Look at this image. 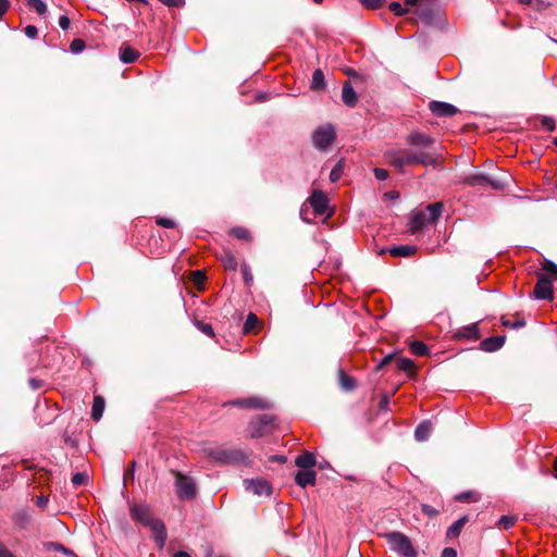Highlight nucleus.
<instances>
[{
	"mask_svg": "<svg viewBox=\"0 0 557 557\" xmlns=\"http://www.w3.org/2000/svg\"><path fill=\"white\" fill-rule=\"evenodd\" d=\"M307 202L313 209L314 216L331 214V212H329V199L323 191L319 189L313 190L311 196L307 199Z\"/></svg>",
	"mask_w": 557,
	"mask_h": 557,
	"instance_id": "8",
	"label": "nucleus"
},
{
	"mask_svg": "<svg viewBox=\"0 0 557 557\" xmlns=\"http://www.w3.org/2000/svg\"><path fill=\"white\" fill-rule=\"evenodd\" d=\"M231 234L238 238V239H244V240H249L250 239V233L247 228L245 227H242V226H236V227H233L231 230Z\"/></svg>",
	"mask_w": 557,
	"mask_h": 557,
	"instance_id": "32",
	"label": "nucleus"
},
{
	"mask_svg": "<svg viewBox=\"0 0 557 557\" xmlns=\"http://www.w3.org/2000/svg\"><path fill=\"white\" fill-rule=\"evenodd\" d=\"M315 149L326 151L332 141H313Z\"/></svg>",
	"mask_w": 557,
	"mask_h": 557,
	"instance_id": "52",
	"label": "nucleus"
},
{
	"mask_svg": "<svg viewBox=\"0 0 557 557\" xmlns=\"http://www.w3.org/2000/svg\"><path fill=\"white\" fill-rule=\"evenodd\" d=\"M24 33L25 35L30 38V39H34L37 37L38 35V29L36 26L34 25H27L25 28H24Z\"/></svg>",
	"mask_w": 557,
	"mask_h": 557,
	"instance_id": "46",
	"label": "nucleus"
},
{
	"mask_svg": "<svg viewBox=\"0 0 557 557\" xmlns=\"http://www.w3.org/2000/svg\"><path fill=\"white\" fill-rule=\"evenodd\" d=\"M502 323L506 327H511L515 330L521 329L525 325V321L523 319H518L516 321H510L508 319L503 318Z\"/></svg>",
	"mask_w": 557,
	"mask_h": 557,
	"instance_id": "35",
	"label": "nucleus"
},
{
	"mask_svg": "<svg viewBox=\"0 0 557 557\" xmlns=\"http://www.w3.org/2000/svg\"><path fill=\"white\" fill-rule=\"evenodd\" d=\"M517 518L515 516H502L498 520V527L504 530H509L515 525Z\"/></svg>",
	"mask_w": 557,
	"mask_h": 557,
	"instance_id": "30",
	"label": "nucleus"
},
{
	"mask_svg": "<svg viewBox=\"0 0 557 557\" xmlns=\"http://www.w3.org/2000/svg\"><path fill=\"white\" fill-rule=\"evenodd\" d=\"M393 360V355L389 354L387 356H385L376 366V370H381L384 366H386L387 363H389L391 361Z\"/></svg>",
	"mask_w": 557,
	"mask_h": 557,
	"instance_id": "54",
	"label": "nucleus"
},
{
	"mask_svg": "<svg viewBox=\"0 0 557 557\" xmlns=\"http://www.w3.org/2000/svg\"><path fill=\"white\" fill-rule=\"evenodd\" d=\"M465 183L469 186H486L490 185L493 189L500 190L504 189L505 185L499 182L490 178L487 175L479 173L472 174L465 178Z\"/></svg>",
	"mask_w": 557,
	"mask_h": 557,
	"instance_id": "12",
	"label": "nucleus"
},
{
	"mask_svg": "<svg viewBox=\"0 0 557 557\" xmlns=\"http://www.w3.org/2000/svg\"><path fill=\"white\" fill-rule=\"evenodd\" d=\"M383 537L386 540L389 548L405 557H416L417 553L412 546L410 539L401 532L393 531L384 533Z\"/></svg>",
	"mask_w": 557,
	"mask_h": 557,
	"instance_id": "4",
	"label": "nucleus"
},
{
	"mask_svg": "<svg viewBox=\"0 0 557 557\" xmlns=\"http://www.w3.org/2000/svg\"><path fill=\"white\" fill-rule=\"evenodd\" d=\"M421 509L424 515H426L431 518L436 517L438 515L437 509H435L434 507L426 505V504H423Z\"/></svg>",
	"mask_w": 557,
	"mask_h": 557,
	"instance_id": "44",
	"label": "nucleus"
},
{
	"mask_svg": "<svg viewBox=\"0 0 557 557\" xmlns=\"http://www.w3.org/2000/svg\"><path fill=\"white\" fill-rule=\"evenodd\" d=\"M335 137H336V134H335L334 127L331 124H325V125L319 126L313 132L311 139L325 140V139H335Z\"/></svg>",
	"mask_w": 557,
	"mask_h": 557,
	"instance_id": "18",
	"label": "nucleus"
},
{
	"mask_svg": "<svg viewBox=\"0 0 557 557\" xmlns=\"http://www.w3.org/2000/svg\"><path fill=\"white\" fill-rule=\"evenodd\" d=\"M430 1L431 0H405V4L411 5V7L418 5V8H419L420 5L423 4V2H430Z\"/></svg>",
	"mask_w": 557,
	"mask_h": 557,
	"instance_id": "57",
	"label": "nucleus"
},
{
	"mask_svg": "<svg viewBox=\"0 0 557 557\" xmlns=\"http://www.w3.org/2000/svg\"><path fill=\"white\" fill-rule=\"evenodd\" d=\"M317 473L311 469H300L295 475L296 483L301 487L314 485Z\"/></svg>",
	"mask_w": 557,
	"mask_h": 557,
	"instance_id": "14",
	"label": "nucleus"
},
{
	"mask_svg": "<svg viewBox=\"0 0 557 557\" xmlns=\"http://www.w3.org/2000/svg\"><path fill=\"white\" fill-rule=\"evenodd\" d=\"M429 109L437 117H450L459 112V109L454 104L436 100L429 103Z\"/></svg>",
	"mask_w": 557,
	"mask_h": 557,
	"instance_id": "11",
	"label": "nucleus"
},
{
	"mask_svg": "<svg viewBox=\"0 0 557 557\" xmlns=\"http://www.w3.org/2000/svg\"><path fill=\"white\" fill-rule=\"evenodd\" d=\"M208 456L220 465L236 463L244 459V453L235 449H210Z\"/></svg>",
	"mask_w": 557,
	"mask_h": 557,
	"instance_id": "7",
	"label": "nucleus"
},
{
	"mask_svg": "<svg viewBox=\"0 0 557 557\" xmlns=\"http://www.w3.org/2000/svg\"><path fill=\"white\" fill-rule=\"evenodd\" d=\"M468 521V518L467 516H463L461 518H459L458 520H456L448 529H447V532H446V536L448 539H456L459 536L462 528L465 527V524L467 523Z\"/></svg>",
	"mask_w": 557,
	"mask_h": 557,
	"instance_id": "22",
	"label": "nucleus"
},
{
	"mask_svg": "<svg viewBox=\"0 0 557 557\" xmlns=\"http://www.w3.org/2000/svg\"><path fill=\"white\" fill-rule=\"evenodd\" d=\"M389 10L392 12H394L396 15H404L407 12V10L404 9L401 7V4L399 2H396V1H394V2H392L389 4Z\"/></svg>",
	"mask_w": 557,
	"mask_h": 557,
	"instance_id": "42",
	"label": "nucleus"
},
{
	"mask_svg": "<svg viewBox=\"0 0 557 557\" xmlns=\"http://www.w3.org/2000/svg\"><path fill=\"white\" fill-rule=\"evenodd\" d=\"M443 208L442 202H434L428 205L423 210L413 213L410 224L411 231L417 233L425 225L435 223L442 214Z\"/></svg>",
	"mask_w": 557,
	"mask_h": 557,
	"instance_id": "3",
	"label": "nucleus"
},
{
	"mask_svg": "<svg viewBox=\"0 0 557 557\" xmlns=\"http://www.w3.org/2000/svg\"><path fill=\"white\" fill-rule=\"evenodd\" d=\"M173 557H191L188 553L180 550L173 555Z\"/></svg>",
	"mask_w": 557,
	"mask_h": 557,
	"instance_id": "64",
	"label": "nucleus"
},
{
	"mask_svg": "<svg viewBox=\"0 0 557 557\" xmlns=\"http://www.w3.org/2000/svg\"><path fill=\"white\" fill-rule=\"evenodd\" d=\"M456 499L457 500H460V502H470V500H476V498L474 497V493L473 492H465V493H460L456 496Z\"/></svg>",
	"mask_w": 557,
	"mask_h": 557,
	"instance_id": "45",
	"label": "nucleus"
},
{
	"mask_svg": "<svg viewBox=\"0 0 557 557\" xmlns=\"http://www.w3.org/2000/svg\"><path fill=\"white\" fill-rule=\"evenodd\" d=\"M199 329L202 333H205L206 335L212 337L214 336V331H213V327L210 325V324H206V323H200L199 324Z\"/></svg>",
	"mask_w": 557,
	"mask_h": 557,
	"instance_id": "49",
	"label": "nucleus"
},
{
	"mask_svg": "<svg viewBox=\"0 0 557 557\" xmlns=\"http://www.w3.org/2000/svg\"><path fill=\"white\" fill-rule=\"evenodd\" d=\"M86 475L82 472H77L72 476V483L74 485H82L86 481Z\"/></svg>",
	"mask_w": 557,
	"mask_h": 557,
	"instance_id": "47",
	"label": "nucleus"
},
{
	"mask_svg": "<svg viewBox=\"0 0 557 557\" xmlns=\"http://www.w3.org/2000/svg\"><path fill=\"white\" fill-rule=\"evenodd\" d=\"M396 362H397V368L405 372H410L414 368L413 361L409 358H398L396 360Z\"/></svg>",
	"mask_w": 557,
	"mask_h": 557,
	"instance_id": "33",
	"label": "nucleus"
},
{
	"mask_svg": "<svg viewBox=\"0 0 557 557\" xmlns=\"http://www.w3.org/2000/svg\"><path fill=\"white\" fill-rule=\"evenodd\" d=\"M120 60L123 63H134L139 58V52L131 46L123 44L120 48Z\"/></svg>",
	"mask_w": 557,
	"mask_h": 557,
	"instance_id": "17",
	"label": "nucleus"
},
{
	"mask_svg": "<svg viewBox=\"0 0 557 557\" xmlns=\"http://www.w3.org/2000/svg\"><path fill=\"white\" fill-rule=\"evenodd\" d=\"M9 9V0H0V16H2Z\"/></svg>",
	"mask_w": 557,
	"mask_h": 557,
	"instance_id": "58",
	"label": "nucleus"
},
{
	"mask_svg": "<svg viewBox=\"0 0 557 557\" xmlns=\"http://www.w3.org/2000/svg\"><path fill=\"white\" fill-rule=\"evenodd\" d=\"M259 324V319L258 317L250 312L247 318H246V321L244 323V326H243V332L245 334H249V333H252L256 331L257 326Z\"/></svg>",
	"mask_w": 557,
	"mask_h": 557,
	"instance_id": "25",
	"label": "nucleus"
},
{
	"mask_svg": "<svg viewBox=\"0 0 557 557\" xmlns=\"http://www.w3.org/2000/svg\"><path fill=\"white\" fill-rule=\"evenodd\" d=\"M29 385L33 389H38L41 386V381L37 379H30Z\"/></svg>",
	"mask_w": 557,
	"mask_h": 557,
	"instance_id": "59",
	"label": "nucleus"
},
{
	"mask_svg": "<svg viewBox=\"0 0 557 557\" xmlns=\"http://www.w3.org/2000/svg\"><path fill=\"white\" fill-rule=\"evenodd\" d=\"M418 15L426 23H430L433 20L432 10L424 8L423 4L418 8Z\"/></svg>",
	"mask_w": 557,
	"mask_h": 557,
	"instance_id": "34",
	"label": "nucleus"
},
{
	"mask_svg": "<svg viewBox=\"0 0 557 557\" xmlns=\"http://www.w3.org/2000/svg\"><path fill=\"white\" fill-rule=\"evenodd\" d=\"M505 339L506 337L504 335L491 336L483 339L480 343V347L484 351L493 352L500 349L504 346Z\"/></svg>",
	"mask_w": 557,
	"mask_h": 557,
	"instance_id": "13",
	"label": "nucleus"
},
{
	"mask_svg": "<svg viewBox=\"0 0 557 557\" xmlns=\"http://www.w3.org/2000/svg\"><path fill=\"white\" fill-rule=\"evenodd\" d=\"M414 145L408 149H400L391 151L387 153L388 163L398 169L403 170L407 165L413 164H431L435 161V158L425 151V147L418 144H425L426 141H413Z\"/></svg>",
	"mask_w": 557,
	"mask_h": 557,
	"instance_id": "1",
	"label": "nucleus"
},
{
	"mask_svg": "<svg viewBox=\"0 0 557 557\" xmlns=\"http://www.w3.org/2000/svg\"><path fill=\"white\" fill-rule=\"evenodd\" d=\"M542 125H543L546 129L552 131V129H554V127H555V122H554V120H553V119L547 117V116H544V117H542Z\"/></svg>",
	"mask_w": 557,
	"mask_h": 557,
	"instance_id": "50",
	"label": "nucleus"
},
{
	"mask_svg": "<svg viewBox=\"0 0 557 557\" xmlns=\"http://www.w3.org/2000/svg\"><path fill=\"white\" fill-rule=\"evenodd\" d=\"M104 410V399L101 396H95L92 408H91V418L95 421H99L103 414Z\"/></svg>",
	"mask_w": 557,
	"mask_h": 557,
	"instance_id": "23",
	"label": "nucleus"
},
{
	"mask_svg": "<svg viewBox=\"0 0 557 557\" xmlns=\"http://www.w3.org/2000/svg\"><path fill=\"white\" fill-rule=\"evenodd\" d=\"M157 224L163 226L165 228H173L175 226V222L172 219L168 218H157Z\"/></svg>",
	"mask_w": 557,
	"mask_h": 557,
	"instance_id": "41",
	"label": "nucleus"
},
{
	"mask_svg": "<svg viewBox=\"0 0 557 557\" xmlns=\"http://www.w3.org/2000/svg\"><path fill=\"white\" fill-rule=\"evenodd\" d=\"M224 264L226 269L235 270L237 267L236 259L233 256H227L224 260Z\"/></svg>",
	"mask_w": 557,
	"mask_h": 557,
	"instance_id": "48",
	"label": "nucleus"
},
{
	"mask_svg": "<svg viewBox=\"0 0 557 557\" xmlns=\"http://www.w3.org/2000/svg\"><path fill=\"white\" fill-rule=\"evenodd\" d=\"M237 404H240L243 406H246V407H250V408H265L267 407V401L263 400V399H260V398H257V397H250V398H246V399H243V400H238Z\"/></svg>",
	"mask_w": 557,
	"mask_h": 557,
	"instance_id": "27",
	"label": "nucleus"
},
{
	"mask_svg": "<svg viewBox=\"0 0 557 557\" xmlns=\"http://www.w3.org/2000/svg\"><path fill=\"white\" fill-rule=\"evenodd\" d=\"M324 87H325L324 73L321 69H317V70H314V72L312 74L310 88L312 90H321Z\"/></svg>",
	"mask_w": 557,
	"mask_h": 557,
	"instance_id": "24",
	"label": "nucleus"
},
{
	"mask_svg": "<svg viewBox=\"0 0 557 557\" xmlns=\"http://www.w3.org/2000/svg\"><path fill=\"white\" fill-rule=\"evenodd\" d=\"M27 5L39 15H44L47 12V4L42 0H27Z\"/></svg>",
	"mask_w": 557,
	"mask_h": 557,
	"instance_id": "31",
	"label": "nucleus"
},
{
	"mask_svg": "<svg viewBox=\"0 0 557 557\" xmlns=\"http://www.w3.org/2000/svg\"><path fill=\"white\" fill-rule=\"evenodd\" d=\"M135 461H132L131 465H129V468L127 469L126 473H125V479L128 476V475H133L134 473V469H135Z\"/></svg>",
	"mask_w": 557,
	"mask_h": 557,
	"instance_id": "62",
	"label": "nucleus"
},
{
	"mask_svg": "<svg viewBox=\"0 0 557 557\" xmlns=\"http://www.w3.org/2000/svg\"><path fill=\"white\" fill-rule=\"evenodd\" d=\"M432 432V423L428 420L422 421L414 430V437L419 442H423L429 438Z\"/></svg>",
	"mask_w": 557,
	"mask_h": 557,
	"instance_id": "20",
	"label": "nucleus"
},
{
	"mask_svg": "<svg viewBox=\"0 0 557 557\" xmlns=\"http://www.w3.org/2000/svg\"><path fill=\"white\" fill-rule=\"evenodd\" d=\"M175 481L174 485L176 488L177 496L181 500H191L197 495V485L195 480L180 471H172Z\"/></svg>",
	"mask_w": 557,
	"mask_h": 557,
	"instance_id": "5",
	"label": "nucleus"
},
{
	"mask_svg": "<svg viewBox=\"0 0 557 557\" xmlns=\"http://www.w3.org/2000/svg\"><path fill=\"white\" fill-rule=\"evenodd\" d=\"M86 45L83 39L76 38L70 45V50L74 53H81L85 49Z\"/></svg>",
	"mask_w": 557,
	"mask_h": 557,
	"instance_id": "36",
	"label": "nucleus"
},
{
	"mask_svg": "<svg viewBox=\"0 0 557 557\" xmlns=\"http://www.w3.org/2000/svg\"><path fill=\"white\" fill-rule=\"evenodd\" d=\"M341 385L346 391H351L356 387V380L347 374L343 370L339 371Z\"/></svg>",
	"mask_w": 557,
	"mask_h": 557,
	"instance_id": "28",
	"label": "nucleus"
},
{
	"mask_svg": "<svg viewBox=\"0 0 557 557\" xmlns=\"http://www.w3.org/2000/svg\"><path fill=\"white\" fill-rule=\"evenodd\" d=\"M49 499L47 496H38L37 499H36V505L39 507V508H45L48 504Z\"/></svg>",
	"mask_w": 557,
	"mask_h": 557,
	"instance_id": "56",
	"label": "nucleus"
},
{
	"mask_svg": "<svg viewBox=\"0 0 557 557\" xmlns=\"http://www.w3.org/2000/svg\"><path fill=\"white\" fill-rule=\"evenodd\" d=\"M373 172H374L375 178L379 180V181H385L388 177V171L385 170V169L375 168L373 170Z\"/></svg>",
	"mask_w": 557,
	"mask_h": 557,
	"instance_id": "43",
	"label": "nucleus"
},
{
	"mask_svg": "<svg viewBox=\"0 0 557 557\" xmlns=\"http://www.w3.org/2000/svg\"><path fill=\"white\" fill-rule=\"evenodd\" d=\"M275 418L271 414H262L251 420L248 426L249 435L253 438L264 436L274 426Z\"/></svg>",
	"mask_w": 557,
	"mask_h": 557,
	"instance_id": "6",
	"label": "nucleus"
},
{
	"mask_svg": "<svg viewBox=\"0 0 557 557\" xmlns=\"http://www.w3.org/2000/svg\"><path fill=\"white\" fill-rule=\"evenodd\" d=\"M295 463L300 469H311L315 465V457L311 453H304L296 457Z\"/></svg>",
	"mask_w": 557,
	"mask_h": 557,
	"instance_id": "21",
	"label": "nucleus"
},
{
	"mask_svg": "<svg viewBox=\"0 0 557 557\" xmlns=\"http://www.w3.org/2000/svg\"><path fill=\"white\" fill-rule=\"evenodd\" d=\"M342 100L349 108H354L357 104L358 96L349 81H346L343 85Z\"/></svg>",
	"mask_w": 557,
	"mask_h": 557,
	"instance_id": "15",
	"label": "nucleus"
},
{
	"mask_svg": "<svg viewBox=\"0 0 557 557\" xmlns=\"http://www.w3.org/2000/svg\"><path fill=\"white\" fill-rule=\"evenodd\" d=\"M70 24H71V21H70V18H69L66 15H62V16H60V18H59V26H60L63 30L69 29Z\"/></svg>",
	"mask_w": 557,
	"mask_h": 557,
	"instance_id": "51",
	"label": "nucleus"
},
{
	"mask_svg": "<svg viewBox=\"0 0 557 557\" xmlns=\"http://www.w3.org/2000/svg\"><path fill=\"white\" fill-rule=\"evenodd\" d=\"M534 297L536 299H552L553 298V284L552 280L545 275L541 274L539 276L537 283L533 290Z\"/></svg>",
	"mask_w": 557,
	"mask_h": 557,
	"instance_id": "10",
	"label": "nucleus"
},
{
	"mask_svg": "<svg viewBox=\"0 0 557 557\" xmlns=\"http://www.w3.org/2000/svg\"><path fill=\"white\" fill-rule=\"evenodd\" d=\"M131 517L134 521L140 523L143 527L148 528L153 536V540L162 549L165 545L168 533L162 520L152 516L151 509L146 504H135L129 509Z\"/></svg>",
	"mask_w": 557,
	"mask_h": 557,
	"instance_id": "2",
	"label": "nucleus"
},
{
	"mask_svg": "<svg viewBox=\"0 0 557 557\" xmlns=\"http://www.w3.org/2000/svg\"><path fill=\"white\" fill-rule=\"evenodd\" d=\"M244 487L247 492L258 496H270L272 494V486L269 481L260 478L244 480Z\"/></svg>",
	"mask_w": 557,
	"mask_h": 557,
	"instance_id": "9",
	"label": "nucleus"
},
{
	"mask_svg": "<svg viewBox=\"0 0 557 557\" xmlns=\"http://www.w3.org/2000/svg\"><path fill=\"white\" fill-rule=\"evenodd\" d=\"M416 250V246L412 245H399L388 248V252L393 257H410Z\"/></svg>",
	"mask_w": 557,
	"mask_h": 557,
	"instance_id": "19",
	"label": "nucleus"
},
{
	"mask_svg": "<svg viewBox=\"0 0 557 557\" xmlns=\"http://www.w3.org/2000/svg\"><path fill=\"white\" fill-rule=\"evenodd\" d=\"M0 557H15L13 553H11L2 542H0Z\"/></svg>",
	"mask_w": 557,
	"mask_h": 557,
	"instance_id": "53",
	"label": "nucleus"
},
{
	"mask_svg": "<svg viewBox=\"0 0 557 557\" xmlns=\"http://www.w3.org/2000/svg\"><path fill=\"white\" fill-rule=\"evenodd\" d=\"M307 203H308V202L306 201V202L301 206L299 214H300V218H301V220H302L304 222H306V223H312V222H313V218H310V216H309V215H310V209H309V207L307 206Z\"/></svg>",
	"mask_w": 557,
	"mask_h": 557,
	"instance_id": "38",
	"label": "nucleus"
},
{
	"mask_svg": "<svg viewBox=\"0 0 557 557\" xmlns=\"http://www.w3.org/2000/svg\"><path fill=\"white\" fill-rule=\"evenodd\" d=\"M386 198H389L392 200L397 199L399 197V193L397 191H389L384 195Z\"/></svg>",
	"mask_w": 557,
	"mask_h": 557,
	"instance_id": "61",
	"label": "nucleus"
},
{
	"mask_svg": "<svg viewBox=\"0 0 557 557\" xmlns=\"http://www.w3.org/2000/svg\"><path fill=\"white\" fill-rule=\"evenodd\" d=\"M441 557H457V552L451 547L443 549Z\"/></svg>",
	"mask_w": 557,
	"mask_h": 557,
	"instance_id": "55",
	"label": "nucleus"
},
{
	"mask_svg": "<svg viewBox=\"0 0 557 557\" xmlns=\"http://www.w3.org/2000/svg\"><path fill=\"white\" fill-rule=\"evenodd\" d=\"M344 168H345V161L344 159H341L334 166L333 169L331 170V173H330V181L332 183H336L337 181H339V178L342 177L343 173H344Z\"/></svg>",
	"mask_w": 557,
	"mask_h": 557,
	"instance_id": "26",
	"label": "nucleus"
},
{
	"mask_svg": "<svg viewBox=\"0 0 557 557\" xmlns=\"http://www.w3.org/2000/svg\"><path fill=\"white\" fill-rule=\"evenodd\" d=\"M456 337L476 341L480 338V331L476 323L462 326L457 330Z\"/></svg>",
	"mask_w": 557,
	"mask_h": 557,
	"instance_id": "16",
	"label": "nucleus"
},
{
	"mask_svg": "<svg viewBox=\"0 0 557 557\" xmlns=\"http://www.w3.org/2000/svg\"><path fill=\"white\" fill-rule=\"evenodd\" d=\"M48 546H49L50 548H52L53 550H55V552H62V553H63V554H65V555H71V554H73V552H72L71 549L66 548L64 545H62V544H60V543L50 542V543L48 544Z\"/></svg>",
	"mask_w": 557,
	"mask_h": 557,
	"instance_id": "40",
	"label": "nucleus"
},
{
	"mask_svg": "<svg viewBox=\"0 0 557 557\" xmlns=\"http://www.w3.org/2000/svg\"><path fill=\"white\" fill-rule=\"evenodd\" d=\"M543 269L550 276V280L557 278V265L554 262L547 260Z\"/></svg>",
	"mask_w": 557,
	"mask_h": 557,
	"instance_id": "37",
	"label": "nucleus"
},
{
	"mask_svg": "<svg viewBox=\"0 0 557 557\" xmlns=\"http://www.w3.org/2000/svg\"><path fill=\"white\" fill-rule=\"evenodd\" d=\"M410 351L416 356H425L428 354V346L420 341H413L410 344Z\"/></svg>",
	"mask_w": 557,
	"mask_h": 557,
	"instance_id": "29",
	"label": "nucleus"
},
{
	"mask_svg": "<svg viewBox=\"0 0 557 557\" xmlns=\"http://www.w3.org/2000/svg\"><path fill=\"white\" fill-rule=\"evenodd\" d=\"M160 1L166 7H176L177 5L176 0H160Z\"/></svg>",
	"mask_w": 557,
	"mask_h": 557,
	"instance_id": "63",
	"label": "nucleus"
},
{
	"mask_svg": "<svg viewBox=\"0 0 557 557\" xmlns=\"http://www.w3.org/2000/svg\"><path fill=\"white\" fill-rule=\"evenodd\" d=\"M243 274L246 284H249L252 281V275L246 269L243 271Z\"/></svg>",
	"mask_w": 557,
	"mask_h": 557,
	"instance_id": "60",
	"label": "nucleus"
},
{
	"mask_svg": "<svg viewBox=\"0 0 557 557\" xmlns=\"http://www.w3.org/2000/svg\"><path fill=\"white\" fill-rule=\"evenodd\" d=\"M360 3L368 9H377L385 3V0H360Z\"/></svg>",
	"mask_w": 557,
	"mask_h": 557,
	"instance_id": "39",
	"label": "nucleus"
}]
</instances>
